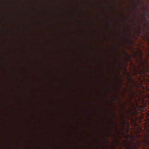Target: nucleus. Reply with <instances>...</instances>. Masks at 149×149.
<instances>
[{
	"label": "nucleus",
	"instance_id": "f257e3e1",
	"mask_svg": "<svg viewBox=\"0 0 149 149\" xmlns=\"http://www.w3.org/2000/svg\"><path fill=\"white\" fill-rule=\"evenodd\" d=\"M132 143L133 145L134 149H138L139 146L141 145V142L138 140L137 142V144H135L134 142H133Z\"/></svg>",
	"mask_w": 149,
	"mask_h": 149
},
{
	"label": "nucleus",
	"instance_id": "f03ea898",
	"mask_svg": "<svg viewBox=\"0 0 149 149\" xmlns=\"http://www.w3.org/2000/svg\"><path fill=\"white\" fill-rule=\"evenodd\" d=\"M139 30L137 32L138 37H139L140 36L141 33V28L140 26L139 27Z\"/></svg>",
	"mask_w": 149,
	"mask_h": 149
},
{
	"label": "nucleus",
	"instance_id": "7ed1b4c3",
	"mask_svg": "<svg viewBox=\"0 0 149 149\" xmlns=\"http://www.w3.org/2000/svg\"><path fill=\"white\" fill-rule=\"evenodd\" d=\"M147 132L148 134L146 136V140H148L149 141V129L147 130Z\"/></svg>",
	"mask_w": 149,
	"mask_h": 149
},
{
	"label": "nucleus",
	"instance_id": "20e7f679",
	"mask_svg": "<svg viewBox=\"0 0 149 149\" xmlns=\"http://www.w3.org/2000/svg\"><path fill=\"white\" fill-rule=\"evenodd\" d=\"M125 54L129 60H131L130 56L127 52H125Z\"/></svg>",
	"mask_w": 149,
	"mask_h": 149
},
{
	"label": "nucleus",
	"instance_id": "39448f33",
	"mask_svg": "<svg viewBox=\"0 0 149 149\" xmlns=\"http://www.w3.org/2000/svg\"><path fill=\"white\" fill-rule=\"evenodd\" d=\"M113 116L114 117H115V113H114Z\"/></svg>",
	"mask_w": 149,
	"mask_h": 149
},
{
	"label": "nucleus",
	"instance_id": "423d86ee",
	"mask_svg": "<svg viewBox=\"0 0 149 149\" xmlns=\"http://www.w3.org/2000/svg\"><path fill=\"white\" fill-rule=\"evenodd\" d=\"M129 91H131V90H129Z\"/></svg>",
	"mask_w": 149,
	"mask_h": 149
},
{
	"label": "nucleus",
	"instance_id": "0eeeda50",
	"mask_svg": "<svg viewBox=\"0 0 149 149\" xmlns=\"http://www.w3.org/2000/svg\"><path fill=\"white\" fill-rule=\"evenodd\" d=\"M120 86H122V84H120Z\"/></svg>",
	"mask_w": 149,
	"mask_h": 149
},
{
	"label": "nucleus",
	"instance_id": "6e6552de",
	"mask_svg": "<svg viewBox=\"0 0 149 149\" xmlns=\"http://www.w3.org/2000/svg\"><path fill=\"white\" fill-rule=\"evenodd\" d=\"M129 148H131V147H129Z\"/></svg>",
	"mask_w": 149,
	"mask_h": 149
}]
</instances>
